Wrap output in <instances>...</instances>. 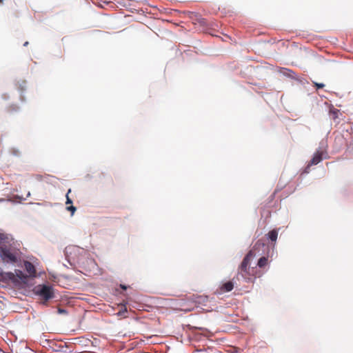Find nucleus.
Segmentation results:
<instances>
[{"label": "nucleus", "mask_w": 353, "mask_h": 353, "mask_svg": "<svg viewBox=\"0 0 353 353\" xmlns=\"http://www.w3.org/2000/svg\"><path fill=\"white\" fill-rule=\"evenodd\" d=\"M265 244L261 242L260 241H258L254 244L252 249L249 251V252L243 259L239 268L238 274H241V276L247 281L252 279V277L254 276L255 270L254 268H250V261L257 254H260L259 252L261 248H265Z\"/></svg>", "instance_id": "obj_1"}, {"label": "nucleus", "mask_w": 353, "mask_h": 353, "mask_svg": "<svg viewBox=\"0 0 353 353\" xmlns=\"http://www.w3.org/2000/svg\"><path fill=\"white\" fill-rule=\"evenodd\" d=\"M21 258L20 250L12 245H0V261L6 264L17 263Z\"/></svg>", "instance_id": "obj_2"}, {"label": "nucleus", "mask_w": 353, "mask_h": 353, "mask_svg": "<svg viewBox=\"0 0 353 353\" xmlns=\"http://www.w3.org/2000/svg\"><path fill=\"white\" fill-rule=\"evenodd\" d=\"M35 294L40 296L41 303L44 305L54 297L53 288L50 285H42L35 288Z\"/></svg>", "instance_id": "obj_3"}, {"label": "nucleus", "mask_w": 353, "mask_h": 353, "mask_svg": "<svg viewBox=\"0 0 353 353\" xmlns=\"http://www.w3.org/2000/svg\"><path fill=\"white\" fill-rule=\"evenodd\" d=\"M328 157H329V156H328L326 148L320 146L316 150L315 153L314 154L312 159L310 160V163H308V166L317 165L323 159H326Z\"/></svg>", "instance_id": "obj_4"}, {"label": "nucleus", "mask_w": 353, "mask_h": 353, "mask_svg": "<svg viewBox=\"0 0 353 353\" xmlns=\"http://www.w3.org/2000/svg\"><path fill=\"white\" fill-rule=\"evenodd\" d=\"M234 284L232 281H229L222 283L219 288L216 290V294H221L225 292H231L234 288Z\"/></svg>", "instance_id": "obj_5"}, {"label": "nucleus", "mask_w": 353, "mask_h": 353, "mask_svg": "<svg viewBox=\"0 0 353 353\" xmlns=\"http://www.w3.org/2000/svg\"><path fill=\"white\" fill-rule=\"evenodd\" d=\"M208 301V296H194L193 302L198 305H205Z\"/></svg>", "instance_id": "obj_6"}, {"label": "nucleus", "mask_w": 353, "mask_h": 353, "mask_svg": "<svg viewBox=\"0 0 353 353\" xmlns=\"http://www.w3.org/2000/svg\"><path fill=\"white\" fill-rule=\"evenodd\" d=\"M24 265L26 271L29 273L30 276H34L36 274L34 265L29 261H26Z\"/></svg>", "instance_id": "obj_7"}, {"label": "nucleus", "mask_w": 353, "mask_h": 353, "mask_svg": "<svg viewBox=\"0 0 353 353\" xmlns=\"http://www.w3.org/2000/svg\"><path fill=\"white\" fill-rule=\"evenodd\" d=\"M268 264V259L266 256L261 257L257 263V265L260 268H265Z\"/></svg>", "instance_id": "obj_8"}, {"label": "nucleus", "mask_w": 353, "mask_h": 353, "mask_svg": "<svg viewBox=\"0 0 353 353\" xmlns=\"http://www.w3.org/2000/svg\"><path fill=\"white\" fill-rule=\"evenodd\" d=\"M268 238L273 242H275L278 237V231L276 230H272L268 234Z\"/></svg>", "instance_id": "obj_9"}, {"label": "nucleus", "mask_w": 353, "mask_h": 353, "mask_svg": "<svg viewBox=\"0 0 353 353\" xmlns=\"http://www.w3.org/2000/svg\"><path fill=\"white\" fill-rule=\"evenodd\" d=\"M127 312V308L125 305L122 306L121 309L117 312L118 316L127 317L125 314Z\"/></svg>", "instance_id": "obj_10"}, {"label": "nucleus", "mask_w": 353, "mask_h": 353, "mask_svg": "<svg viewBox=\"0 0 353 353\" xmlns=\"http://www.w3.org/2000/svg\"><path fill=\"white\" fill-rule=\"evenodd\" d=\"M17 276L23 281H25V280L27 279V276L21 271H19V272L17 273Z\"/></svg>", "instance_id": "obj_11"}, {"label": "nucleus", "mask_w": 353, "mask_h": 353, "mask_svg": "<svg viewBox=\"0 0 353 353\" xmlns=\"http://www.w3.org/2000/svg\"><path fill=\"white\" fill-rule=\"evenodd\" d=\"M71 192V190L69 189L67 194H66V202H65V204L68 205V204H72V201L71 200V199L69 197V194Z\"/></svg>", "instance_id": "obj_12"}, {"label": "nucleus", "mask_w": 353, "mask_h": 353, "mask_svg": "<svg viewBox=\"0 0 353 353\" xmlns=\"http://www.w3.org/2000/svg\"><path fill=\"white\" fill-rule=\"evenodd\" d=\"M313 85L314 87H316L317 89H319V88H323L325 87V84L322 83H317V82H314L313 81Z\"/></svg>", "instance_id": "obj_13"}, {"label": "nucleus", "mask_w": 353, "mask_h": 353, "mask_svg": "<svg viewBox=\"0 0 353 353\" xmlns=\"http://www.w3.org/2000/svg\"><path fill=\"white\" fill-rule=\"evenodd\" d=\"M8 239L7 234L0 232V243L5 241Z\"/></svg>", "instance_id": "obj_14"}, {"label": "nucleus", "mask_w": 353, "mask_h": 353, "mask_svg": "<svg viewBox=\"0 0 353 353\" xmlns=\"http://www.w3.org/2000/svg\"><path fill=\"white\" fill-rule=\"evenodd\" d=\"M67 210L68 211H70L71 212V214H73L74 213V212L76 211V208L73 205H70L68 207H67Z\"/></svg>", "instance_id": "obj_15"}, {"label": "nucleus", "mask_w": 353, "mask_h": 353, "mask_svg": "<svg viewBox=\"0 0 353 353\" xmlns=\"http://www.w3.org/2000/svg\"><path fill=\"white\" fill-rule=\"evenodd\" d=\"M193 309V306L191 307H181V310L185 311V312H190Z\"/></svg>", "instance_id": "obj_16"}, {"label": "nucleus", "mask_w": 353, "mask_h": 353, "mask_svg": "<svg viewBox=\"0 0 353 353\" xmlns=\"http://www.w3.org/2000/svg\"><path fill=\"white\" fill-rule=\"evenodd\" d=\"M58 312H59V314H65V313H66V311H65V310H63V309H61V308H59V309L58 310Z\"/></svg>", "instance_id": "obj_17"}, {"label": "nucleus", "mask_w": 353, "mask_h": 353, "mask_svg": "<svg viewBox=\"0 0 353 353\" xmlns=\"http://www.w3.org/2000/svg\"><path fill=\"white\" fill-rule=\"evenodd\" d=\"M28 45V41L25 42L24 44H23L24 46H27Z\"/></svg>", "instance_id": "obj_18"}, {"label": "nucleus", "mask_w": 353, "mask_h": 353, "mask_svg": "<svg viewBox=\"0 0 353 353\" xmlns=\"http://www.w3.org/2000/svg\"><path fill=\"white\" fill-rule=\"evenodd\" d=\"M121 287L123 289H124V290H125V289H126V287H125V285H121Z\"/></svg>", "instance_id": "obj_19"}, {"label": "nucleus", "mask_w": 353, "mask_h": 353, "mask_svg": "<svg viewBox=\"0 0 353 353\" xmlns=\"http://www.w3.org/2000/svg\"><path fill=\"white\" fill-rule=\"evenodd\" d=\"M4 0H0V3H2Z\"/></svg>", "instance_id": "obj_20"}]
</instances>
